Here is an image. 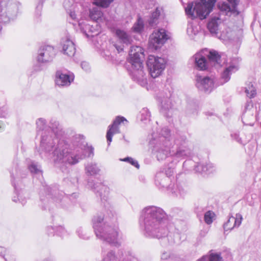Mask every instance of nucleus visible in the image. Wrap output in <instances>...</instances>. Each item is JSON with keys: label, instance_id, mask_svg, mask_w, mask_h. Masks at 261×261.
Listing matches in <instances>:
<instances>
[{"label": "nucleus", "instance_id": "28", "mask_svg": "<svg viewBox=\"0 0 261 261\" xmlns=\"http://www.w3.org/2000/svg\"><path fill=\"white\" fill-rule=\"evenodd\" d=\"M77 162V160H75V161H73L72 162V164H75Z\"/></svg>", "mask_w": 261, "mask_h": 261}, {"label": "nucleus", "instance_id": "23", "mask_svg": "<svg viewBox=\"0 0 261 261\" xmlns=\"http://www.w3.org/2000/svg\"><path fill=\"white\" fill-rule=\"evenodd\" d=\"M121 161L123 162H129L131 165L135 166L137 168L139 169V165L138 163V162L135 160H134L133 158L130 157H127L123 159H120Z\"/></svg>", "mask_w": 261, "mask_h": 261}, {"label": "nucleus", "instance_id": "24", "mask_svg": "<svg viewBox=\"0 0 261 261\" xmlns=\"http://www.w3.org/2000/svg\"><path fill=\"white\" fill-rule=\"evenodd\" d=\"M161 14V10L160 8H157L155 9V11L153 12L152 14L151 17L152 18V19H157L160 15Z\"/></svg>", "mask_w": 261, "mask_h": 261}, {"label": "nucleus", "instance_id": "27", "mask_svg": "<svg viewBox=\"0 0 261 261\" xmlns=\"http://www.w3.org/2000/svg\"><path fill=\"white\" fill-rule=\"evenodd\" d=\"M116 48H117V49L118 50V51L119 52H120V51H122V50H123V48H117V47H116Z\"/></svg>", "mask_w": 261, "mask_h": 261}, {"label": "nucleus", "instance_id": "13", "mask_svg": "<svg viewBox=\"0 0 261 261\" xmlns=\"http://www.w3.org/2000/svg\"><path fill=\"white\" fill-rule=\"evenodd\" d=\"M102 15V13L98 10V8H93L90 11L89 16L94 21H97L98 19L100 18Z\"/></svg>", "mask_w": 261, "mask_h": 261}, {"label": "nucleus", "instance_id": "7", "mask_svg": "<svg viewBox=\"0 0 261 261\" xmlns=\"http://www.w3.org/2000/svg\"><path fill=\"white\" fill-rule=\"evenodd\" d=\"M73 80V78L69 74H64L61 71L56 72L55 82L59 86H69Z\"/></svg>", "mask_w": 261, "mask_h": 261}, {"label": "nucleus", "instance_id": "4", "mask_svg": "<svg viewBox=\"0 0 261 261\" xmlns=\"http://www.w3.org/2000/svg\"><path fill=\"white\" fill-rule=\"evenodd\" d=\"M129 62L135 68L139 69L142 67L145 58L144 49L138 46H132L129 53Z\"/></svg>", "mask_w": 261, "mask_h": 261}, {"label": "nucleus", "instance_id": "6", "mask_svg": "<svg viewBox=\"0 0 261 261\" xmlns=\"http://www.w3.org/2000/svg\"><path fill=\"white\" fill-rule=\"evenodd\" d=\"M242 216L240 214H237L235 216L230 217L224 224L225 231H229L236 227L239 226L242 223Z\"/></svg>", "mask_w": 261, "mask_h": 261}, {"label": "nucleus", "instance_id": "14", "mask_svg": "<svg viewBox=\"0 0 261 261\" xmlns=\"http://www.w3.org/2000/svg\"><path fill=\"white\" fill-rule=\"evenodd\" d=\"M218 7L222 12H225L226 14H228L229 12H234L236 9L232 7V6L230 7L228 4L224 2L219 3Z\"/></svg>", "mask_w": 261, "mask_h": 261}, {"label": "nucleus", "instance_id": "8", "mask_svg": "<svg viewBox=\"0 0 261 261\" xmlns=\"http://www.w3.org/2000/svg\"><path fill=\"white\" fill-rule=\"evenodd\" d=\"M196 82V85L198 88H202L205 90L212 88L214 85L213 80L208 76L202 77L201 75H197Z\"/></svg>", "mask_w": 261, "mask_h": 261}, {"label": "nucleus", "instance_id": "15", "mask_svg": "<svg viewBox=\"0 0 261 261\" xmlns=\"http://www.w3.org/2000/svg\"><path fill=\"white\" fill-rule=\"evenodd\" d=\"M116 35L124 43H130L129 39L127 34L123 31L120 30H117L116 31Z\"/></svg>", "mask_w": 261, "mask_h": 261}, {"label": "nucleus", "instance_id": "17", "mask_svg": "<svg viewBox=\"0 0 261 261\" xmlns=\"http://www.w3.org/2000/svg\"><path fill=\"white\" fill-rule=\"evenodd\" d=\"M114 0H94V5L102 8H108Z\"/></svg>", "mask_w": 261, "mask_h": 261}, {"label": "nucleus", "instance_id": "20", "mask_svg": "<svg viewBox=\"0 0 261 261\" xmlns=\"http://www.w3.org/2000/svg\"><path fill=\"white\" fill-rule=\"evenodd\" d=\"M144 28L143 22L142 20L139 18L138 19L137 22L135 23L133 27L134 31L136 32H140L142 31Z\"/></svg>", "mask_w": 261, "mask_h": 261}, {"label": "nucleus", "instance_id": "26", "mask_svg": "<svg viewBox=\"0 0 261 261\" xmlns=\"http://www.w3.org/2000/svg\"><path fill=\"white\" fill-rule=\"evenodd\" d=\"M30 170H31V172H37V166L35 165H32L30 166Z\"/></svg>", "mask_w": 261, "mask_h": 261}, {"label": "nucleus", "instance_id": "21", "mask_svg": "<svg viewBox=\"0 0 261 261\" xmlns=\"http://www.w3.org/2000/svg\"><path fill=\"white\" fill-rule=\"evenodd\" d=\"M234 67L233 66H229L223 71L222 77L224 80L225 82H227L229 80L230 72L234 69Z\"/></svg>", "mask_w": 261, "mask_h": 261}, {"label": "nucleus", "instance_id": "22", "mask_svg": "<svg viewBox=\"0 0 261 261\" xmlns=\"http://www.w3.org/2000/svg\"><path fill=\"white\" fill-rule=\"evenodd\" d=\"M153 216L157 220L160 221L165 217V214L162 210L158 209L153 213Z\"/></svg>", "mask_w": 261, "mask_h": 261}, {"label": "nucleus", "instance_id": "9", "mask_svg": "<svg viewBox=\"0 0 261 261\" xmlns=\"http://www.w3.org/2000/svg\"><path fill=\"white\" fill-rule=\"evenodd\" d=\"M55 55L54 48L50 46H47L40 50L38 60L42 62H46Z\"/></svg>", "mask_w": 261, "mask_h": 261}, {"label": "nucleus", "instance_id": "11", "mask_svg": "<svg viewBox=\"0 0 261 261\" xmlns=\"http://www.w3.org/2000/svg\"><path fill=\"white\" fill-rule=\"evenodd\" d=\"M195 63L200 70L207 69L206 60L205 58L200 54H196L194 56Z\"/></svg>", "mask_w": 261, "mask_h": 261}, {"label": "nucleus", "instance_id": "12", "mask_svg": "<svg viewBox=\"0 0 261 261\" xmlns=\"http://www.w3.org/2000/svg\"><path fill=\"white\" fill-rule=\"evenodd\" d=\"M219 18H213L207 24V28L212 33H216L218 28V22Z\"/></svg>", "mask_w": 261, "mask_h": 261}, {"label": "nucleus", "instance_id": "25", "mask_svg": "<svg viewBox=\"0 0 261 261\" xmlns=\"http://www.w3.org/2000/svg\"><path fill=\"white\" fill-rule=\"evenodd\" d=\"M227 1L232 5V7L236 8L239 3V0H227Z\"/></svg>", "mask_w": 261, "mask_h": 261}, {"label": "nucleus", "instance_id": "3", "mask_svg": "<svg viewBox=\"0 0 261 261\" xmlns=\"http://www.w3.org/2000/svg\"><path fill=\"white\" fill-rule=\"evenodd\" d=\"M168 38L165 30L160 29L154 31L150 36L149 46L150 48L156 50L161 48Z\"/></svg>", "mask_w": 261, "mask_h": 261}, {"label": "nucleus", "instance_id": "10", "mask_svg": "<svg viewBox=\"0 0 261 261\" xmlns=\"http://www.w3.org/2000/svg\"><path fill=\"white\" fill-rule=\"evenodd\" d=\"M63 50L64 53L69 56H73L75 53V47L74 43L70 40H66L63 43Z\"/></svg>", "mask_w": 261, "mask_h": 261}, {"label": "nucleus", "instance_id": "1", "mask_svg": "<svg viewBox=\"0 0 261 261\" xmlns=\"http://www.w3.org/2000/svg\"><path fill=\"white\" fill-rule=\"evenodd\" d=\"M216 0H201L199 2L189 3L185 8L186 13L192 19L199 17L205 19L212 11Z\"/></svg>", "mask_w": 261, "mask_h": 261}, {"label": "nucleus", "instance_id": "16", "mask_svg": "<svg viewBox=\"0 0 261 261\" xmlns=\"http://www.w3.org/2000/svg\"><path fill=\"white\" fill-rule=\"evenodd\" d=\"M207 57L210 61L213 62H218L220 60L221 56L215 50H211L209 51Z\"/></svg>", "mask_w": 261, "mask_h": 261}, {"label": "nucleus", "instance_id": "2", "mask_svg": "<svg viewBox=\"0 0 261 261\" xmlns=\"http://www.w3.org/2000/svg\"><path fill=\"white\" fill-rule=\"evenodd\" d=\"M147 66L150 75L153 78L160 76L166 67V61L164 59L150 55L147 61Z\"/></svg>", "mask_w": 261, "mask_h": 261}, {"label": "nucleus", "instance_id": "5", "mask_svg": "<svg viewBox=\"0 0 261 261\" xmlns=\"http://www.w3.org/2000/svg\"><path fill=\"white\" fill-rule=\"evenodd\" d=\"M124 121L127 122V120L122 116H117L114 120L113 123L109 126V129L107 132L106 138L109 144L112 141L114 135L120 133L119 125Z\"/></svg>", "mask_w": 261, "mask_h": 261}, {"label": "nucleus", "instance_id": "18", "mask_svg": "<svg viewBox=\"0 0 261 261\" xmlns=\"http://www.w3.org/2000/svg\"><path fill=\"white\" fill-rule=\"evenodd\" d=\"M245 92L247 95L250 98L254 97L256 94V91L253 85L250 83L247 88H246Z\"/></svg>", "mask_w": 261, "mask_h": 261}, {"label": "nucleus", "instance_id": "19", "mask_svg": "<svg viewBox=\"0 0 261 261\" xmlns=\"http://www.w3.org/2000/svg\"><path fill=\"white\" fill-rule=\"evenodd\" d=\"M215 217V214L211 211H207L204 215V219L205 222L207 224L212 223Z\"/></svg>", "mask_w": 261, "mask_h": 261}]
</instances>
